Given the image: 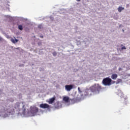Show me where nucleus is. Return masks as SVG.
I'll use <instances>...</instances> for the list:
<instances>
[{"instance_id": "1", "label": "nucleus", "mask_w": 130, "mask_h": 130, "mask_svg": "<svg viewBox=\"0 0 130 130\" xmlns=\"http://www.w3.org/2000/svg\"><path fill=\"white\" fill-rule=\"evenodd\" d=\"M89 89L92 93H99L100 91H102V90L104 89V87H102L99 84H95L94 85L91 86Z\"/></svg>"}, {"instance_id": "2", "label": "nucleus", "mask_w": 130, "mask_h": 130, "mask_svg": "<svg viewBox=\"0 0 130 130\" xmlns=\"http://www.w3.org/2000/svg\"><path fill=\"white\" fill-rule=\"evenodd\" d=\"M112 80L109 77H107L103 80V84L104 86H111Z\"/></svg>"}, {"instance_id": "3", "label": "nucleus", "mask_w": 130, "mask_h": 130, "mask_svg": "<svg viewBox=\"0 0 130 130\" xmlns=\"http://www.w3.org/2000/svg\"><path fill=\"white\" fill-rule=\"evenodd\" d=\"M90 92H91L90 90L86 89L83 90L81 93V98H81V100L86 98L87 96H89V93H90Z\"/></svg>"}, {"instance_id": "4", "label": "nucleus", "mask_w": 130, "mask_h": 130, "mask_svg": "<svg viewBox=\"0 0 130 130\" xmlns=\"http://www.w3.org/2000/svg\"><path fill=\"white\" fill-rule=\"evenodd\" d=\"M38 111H39L38 108L36 107H34L31 108L30 112V113H31V115H32V116H34V115H36V114H37Z\"/></svg>"}, {"instance_id": "5", "label": "nucleus", "mask_w": 130, "mask_h": 130, "mask_svg": "<svg viewBox=\"0 0 130 130\" xmlns=\"http://www.w3.org/2000/svg\"><path fill=\"white\" fill-rule=\"evenodd\" d=\"M81 100H82V98L78 97L74 98L72 99H70V101H71V103H72V104H75V103H78V102H80Z\"/></svg>"}, {"instance_id": "6", "label": "nucleus", "mask_w": 130, "mask_h": 130, "mask_svg": "<svg viewBox=\"0 0 130 130\" xmlns=\"http://www.w3.org/2000/svg\"><path fill=\"white\" fill-rule=\"evenodd\" d=\"M15 109L14 107H9V108L7 109V112L11 114H14V113H15Z\"/></svg>"}, {"instance_id": "7", "label": "nucleus", "mask_w": 130, "mask_h": 130, "mask_svg": "<svg viewBox=\"0 0 130 130\" xmlns=\"http://www.w3.org/2000/svg\"><path fill=\"white\" fill-rule=\"evenodd\" d=\"M73 88H74V86H73V85H66L65 86V89L68 92H70V91H71Z\"/></svg>"}, {"instance_id": "8", "label": "nucleus", "mask_w": 130, "mask_h": 130, "mask_svg": "<svg viewBox=\"0 0 130 130\" xmlns=\"http://www.w3.org/2000/svg\"><path fill=\"white\" fill-rule=\"evenodd\" d=\"M40 108H43V109L49 108V105L47 104H42L40 105Z\"/></svg>"}, {"instance_id": "9", "label": "nucleus", "mask_w": 130, "mask_h": 130, "mask_svg": "<svg viewBox=\"0 0 130 130\" xmlns=\"http://www.w3.org/2000/svg\"><path fill=\"white\" fill-rule=\"evenodd\" d=\"M117 77H118L117 74H113L111 75V79H112V80H116V79H117Z\"/></svg>"}, {"instance_id": "10", "label": "nucleus", "mask_w": 130, "mask_h": 130, "mask_svg": "<svg viewBox=\"0 0 130 130\" xmlns=\"http://www.w3.org/2000/svg\"><path fill=\"white\" fill-rule=\"evenodd\" d=\"M71 99H70V98L69 96H64L63 98V101H64L65 102H70V100Z\"/></svg>"}, {"instance_id": "11", "label": "nucleus", "mask_w": 130, "mask_h": 130, "mask_svg": "<svg viewBox=\"0 0 130 130\" xmlns=\"http://www.w3.org/2000/svg\"><path fill=\"white\" fill-rule=\"evenodd\" d=\"M54 100H55V97H53L51 99H50L49 101V104H52V103L54 102Z\"/></svg>"}, {"instance_id": "12", "label": "nucleus", "mask_w": 130, "mask_h": 130, "mask_svg": "<svg viewBox=\"0 0 130 130\" xmlns=\"http://www.w3.org/2000/svg\"><path fill=\"white\" fill-rule=\"evenodd\" d=\"M20 103H16L14 106L15 109H19L20 108Z\"/></svg>"}, {"instance_id": "13", "label": "nucleus", "mask_w": 130, "mask_h": 130, "mask_svg": "<svg viewBox=\"0 0 130 130\" xmlns=\"http://www.w3.org/2000/svg\"><path fill=\"white\" fill-rule=\"evenodd\" d=\"M122 10H124V7L119 6V7L118 8V11L119 13H121V11H122Z\"/></svg>"}, {"instance_id": "14", "label": "nucleus", "mask_w": 130, "mask_h": 130, "mask_svg": "<svg viewBox=\"0 0 130 130\" xmlns=\"http://www.w3.org/2000/svg\"><path fill=\"white\" fill-rule=\"evenodd\" d=\"M11 41L12 42H13V43H17V42H18L19 40L16 39H11Z\"/></svg>"}, {"instance_id": "15", "label": "nucleus", "mask_w": 130, "mask_h": 130, "mask_svg": "<svg viewBox=\"0 0 130 130\" xmlns=\"http://www.w3.org/2000/svg\"><path fill=\"white\" fill-rule=\"evenodd\" d=\"M18 29L22 31L23 30V26H22L21 25H18Z\"/></svg>"}, {"instance_id": "16", "label": "nucleus", "mask_w": 130, "mask_h": 130, "mask_svg": "<svg viewBox=\"0 0 130 130\" xmlns=\"http://www.w3.org/2000/svg\"><path fill=\"white\" fill-rule=\"evenodd\" d=\"M122 82V80L120 79H118L117 80V84H119V83H121Z\"/></svg>"}, {"instance_id": "17", "label": "nucleus", "mask_w": 130, "mask_h": 130, "mask_svg": "<svg viewBox=\"0 0 130 130\" xmlns=\"http://www.w3.org/2000/svg\"><path fill=\"white\" fill-rule=\"evenodd\" d=\"M25 107V105H23L22 106V109L23 110V113H24L25 111H26V109L24 108Z\"/></svg>"}, {"instance_id": "18", "label": "nucleus", "mask_w": 130, "mask_h": 130, "mask_svg": "<svg viewBox=\"0 0 130 130\" xmlns=\"http://www.w3.org/2000/svg\"><path fill=\"white\" fill-rule=\"evenodd\" d=\"M53 56H56V55H57V53H56V52H54L52 53Z\"/></svg>"}, {"instance_id": "19", "label": "nucleus", "mask_w": 130, "mask_h": 130, "mask_svg": "<svg viewBox=\"0 0 130 130\" xmlns=\"http://www.w3.org/2000/svg\"><path fill=\"white\" fill-rule=\"evenodd\" d=\"M78 91L79 92V93H80L81 94H82V92L81 90V88L80 87H78Z\"/></svg>"}, {"instance_id": "20", "label": "nucleus", "mask_w": 130, "mask_h": 130, "mask_svg": "<svg viewBox=\"0 0 130 130\" xmlns=\"http://www.w3.org/2000/svg\"><path fill=\"white\" fill-rule=\"evenodd\" d=\"M123 49H126V48L125 46H123L121 47V50H123Z\"/></svg>"}, {"instance_id": "21", "label": "nucleus", "mask_w": 130, "mask_h": 130, "mask_svg": "<svg viewBox=\"0 0 130 130\" xmlns=\"http://www.w3.org/2000/svg\"><path fill=\"white\" fill-rule=\"evenodd\" d=\"M115 83V81H113L112 82V84H114Z\"/></svg>"}, {"instance_id": "22", "label": "nucleus", "mask_w": 130, "mask_h": 130, "mask_svg": "<svg viewBox=\"0 0 130 130\" xmlns=\"http://www.w3.org/2000/svg\"><path fill=\"white\" fill-rule=\"evenodd\" d=\"M40 37L41 38H43V36H41Z\"/></svg>"}, {"instance_id": "23", "label": "nucleus", "mask_w": 130, "mask_h": 130, "mask_svg": "<svg viewBox=\"0 0 130 130\" xmlns=\"http://www.w3.org/2000/svg\"><path fill=\"white\" fill-rule=\"evenodd\" d=\"M77 1V2H80L81 1V0H76Z\"/></svg>"}, {"instance_id": "24", "label": "nucleus", "mask_w": 130, "mask_h": 130, "mask_svg": "<svg viewBox=\"0 0 130 130\" xmlns=\"http://www.w3.org/2000/svg\"><path fill=\"white\" fill-rule=\"evenodd\" d=\"M60 106H61V104H60Z\"/></svg>"}, {"instance_id": "25", "label": "nucleus", "mask_w": 130, "mask_h": 130, "mask_svg": "<svg viewBox=\"0 0 130 130\" xmlns=\"http://www.w3.org/2000/svg\"><path fill=\"white\" fill-rule=\"evenodd\" d=\"M39 28H41V27H40V26H39Z\"/></svg>"}, {"instance_id": "26", "label": "nucleus", "mask_w": 130, "mask_h": 130, "mask_svg": "<svg viewBox=\"0 0 130 130\" xmlns=\"http://www.w3.org/2000/svg\"><path fill=\"white\" fill-rule=\"evenodd\" d=\"M16 49H19V48H16Z\"/></svg>"}, {"instance_id": "27", "label": "nucleus", "mask_w": 130, "mask_h": 130, "mask_svg": "<svg viewBox=\"0 0 130 130\" xmlns=\"http://www.w3.org/2000/svg\"><path fill=\"white\" fill-rule=\"evenodd\" d=\"M89 95H91V93H90V94H89Z\"/></svg>"}, {"instance_id": "28", "label": "nucleus", "mask_w": 130, "mask_h": 130, "mask_svg": "<svg viewBox=\"0 0 130 130\" xmlns=\"http://www.w3.org/2000/svg\"><path fill=\"white\" fill-rule=\"evenodd\" d=\"M22 104H24V103H22Z\"/></svg>"}]
</instances>
